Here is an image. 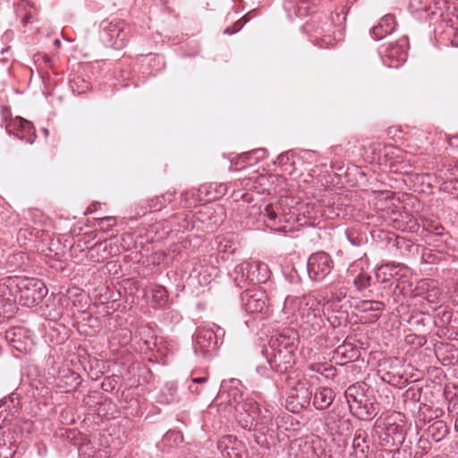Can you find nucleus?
<instances>
[{"label": "nucleus", "mask_w": 458, "mask_h": 458, "mask_svg": "<svg viewBox=\"0 0 458 458\" xmlns=\"http://www.w3.org/2000/svg\"><path fill=\"white\" fill-rule=\"evenodd\" d=\"M283 311L292 316L297 322L304 337H311L321 332L324 320L321 316V304L314 296H287Z\"/></svg>", "instance_id": "1"}, {"label": "nucleus", "mask_w": 458, "mask_h": 458, "mask_svg": "<svg viewBox=\"0 0 458 458\" xmlns=\"http://www.w3.org/2000/svg\"><path fill=\"white\" fill-rule=\"evenodd\" d=\"M401 412L392 411L380 416L375 421L372 428V439L375 445L385 451L400 447L405 439L406 424Z\"/></svg>", "instance_id": "2"}, {"label": "nucleus", "mask_w": 458, "mask_h": 458, "mask_svg": "<svg viewBox=\"0 0 458 458\" xmlns=\"http://www.w3.org/2000/svg\"><path fill=\"white\" fill-rule=\"evenodd\" d=\"M12 304L18 302L25 307L38 305L47 293L44 283L34 277L11 276Z\"/></svg>", "instance_id": "3"}, {"label": "nucleus", "mask_w": 458, "mask_h": 458, "mask_svg": "<svg viewBox=\"0 0 458 458\" xmlns=\"http://www.w3.org/2000/svg\"><path fill=\"white\" fill-rule=\"evenodd\" d=\"M230 411L233 410V415L244 429L253 428L256 414L259 413L260 405L252 398H243L242 393L237 387H232L227 394Z\"/></svg>", "instance_id": "4"}, {"label": "nucleus", "mask_w": 458, "mask_h": 458, "mask_svg": "<svg viewBox=\"0 0 458 458\" xmlns=\"http://www.w3.org/2000/svg\"><path fill=\"white\" fill-rule=\"evenodd\" d=\"M225 335V329L216 324L199 328L193 344L195 354L203 358L215 356L223 344Z\"/></svg>", "instance_id": "5"}, {"label": "nucleus", "mask_w": 458, "mask_h": 458, "mask_svg": "<svg viewBox=\"0 0 458 458\" xmlns=\"http://www.w3.org/2000/svg\"><path fill=\"white\" fill-rule=\"evenodd\" d=\"M231 276L236 286L242 288L249 284L266 283L270 276L268 266L260 261H242L238 264Z\"/></svg>", "instance_id": "6"}, {"label": "nucleus", "mask_w": 458, "mask_h": 458, "mask_svg": "<svg viewBox=\"0 0 458 458\" xmlns=\"http://www.w3.org/2000/svg\"><path fill=\"white\" fill-rule=\"evenodd\" d=\"M1 126L5 128L8 134H13L30 144L34 142L36 133L30 121L20 116L13 118L10 110L6 106L1 107Z\"/></svg>", "instance_id": "7"}, {"label": "nucleus", "mask_w": 458, "mask_h": 458, "mask_svg": "<svg viewBox=\"0 0 458 458\" xmlns=\"http://www.w3.org/2000/svg\"><path fill=\"white\" fill-rule=\"evenodd\" d=\"M303 30L308 33L310 41L320 47H330L336 43L335 27L333 21L328 19L324 22L306 23Z\"/></svg>", "instance_id": "8"}, {"label": "nucleus", "mask_w": 458, "mask_h": 458, "mask_svg": "<svg viewBox=\"0 0 458 458\" xmlns=\"http://www.w3.org/2000/svg\"><path fill=\"white\" fill-rule=\"evenodd\" d=\"M334 211L332 208H324L319 202H309L301 207L299 214H295L294 223H298L301 226H318L323 218H334Z\"/></svg>", "instance_id": "9"}, {"label": "nucleus", "mask_w": 458, "mask_h": 458, "mask_svg": "<svg viewBox=\"0 0 458 458\" xmlns=\"http://www.w3.org/2000/svg\"><path fill=\"white\" fill-rule=\"evenodd\" d=\"M261 215L264 216L266 225L276 231H291L293 228L295 213H280L279 205H267Z\"/></svg>", "instance_id": "10"}, {"label": "nucleus", "mask_w": 458, "mask_h": 458, "mask_svg": "<svg viewBox=\"0 0 458 458\" xmlns=\"http://www.w3.org/2000/svg\"><path fill=\"white\" fill-rule=\"evenodd\" d=\"M408 39L403 37L397 41L384 44L379 48L383 64L387 67L397 68L407 58Z\"/></svg>", "instance_id": "11"}, {"label": "nucleus", "mask_w": 458, "mask_h": 458, "mask_svg": "<svg viewBox=\"0 0 458 458\" xmlns=\"http://www.w3.org/2000/svg\"><path fill=\"white\" fill-rule=\"evenodd\" d=\"M311 396L312 392L308 383L299 379L290 390L285 403L286 409L293 413H299L310 405Z\"/></svg>", "instance_id": "12"}, {"label": "nucleus", "mask_w": 458, "mask_h": 458, "mask_svg": "<svg viewBox=\"0 0 458 458\" xmlns=\"http://www.w3.org/2000/svg\"><path fill=\"white\" fill-rule=\"evenodd\" d=\"M334 262L331 257L323 251L313 253L307 262V270L310 278L313 281H322L332 271Z\"/></svg>", "instance_id": "13"}, {"label": "nucleus", "mask_w": 458, "mask_h": 458, "mask_svg": "<svg viewBox=\"0 0 458 458\" xmlns=\"http://www.w3.org/2000/svg\"><path fill=\"white\" fill-rule=\"evenodd\" d=\"M242 307L247 313H260L267 306V294L261 287L246 289L241 294Z\"/></svg>", "instance_id": "14"}, {"label": "nucleus", "mask_w": 458, "mask_h": 458, "mask_svg": "<svg viewBox=\"0 0 458 458\" xmlns=\"http://www.w3.org/2000/svg\"><path fill=\"white\" fill-rule=\"evenodd\" d=\"M104 43L114 49H121L127 42V32L124 30V23L120 21L107 22L101 33Z\"/></svg>", "instance_id": "15"}, {"label": "nucleus", "mask_w": 458, "mask_h": 458, "mask_svg": "<svg viewBox=\"0 0 458 458\" xmlns=\"http://www.w3.org/2000/svg\"><path fill=\"white\" fill-rule=\"evenodd\" d=\"M350 412L352 416L361 420H370L377 415V407L367 394L353 396L346 400Z\"/></svg>", "instance_id": "16"}, {"label": "nucleus", "mask_w": 458, "mask_h": 458, "mask_svg": "<svg viewBox=\"0 0 458 458\" xmlns=\"http://www.w3.org/2000/svg\"><path fill=\"white\" fill-rule=\"evenodd\" d=\"M298 340L299 335L297 331L293 328H284L281 332L271 336L268 347H266L265 349L276 352H278V350H284L295 352Z\"/></svg>", "instance_id": "17"}, {"label": "nucleus", "mask_w": 458, "mask_h": 458, "mask_svg": "<svg viewBox=\"0 0 458 458\" xmlns=\"http://www.w3.org/2000/svg\"><path fill=\"white\" fill-rule=\"evenodd\" d=\"M262 352L265 357L270 358L274 363L273 366H275L276 373L282 374L288 372L293 369L295 363V352H291V351L278 350V352H276L264 349Z\"/></svg>", "instance_id": "18"}, {"label": "nucleus", "mask_w": 458, "mask_h": 458, "mask_svg": "<svg viewBox=\"0 0 458 458\" xmlns=\"http://www.w3.org/2000/svg\"><path fill=\"white\" fill-rule=\"evenodd\" d=\"M217 448L226 458H242L245 451L242 442L232 435L224 436L218 441Z\"/></svg>", "instance_id": "19"}, {"label": "nucleus", "mask_w": 458, "mask_h": 458, "mask_svg": "<svg viewBox=\"0 0 458 458\" xmlns=\"http://www.w3.org/2000/svg\"><path fill=\"white\" fill-rule=\"evenodd\" d=\"M21 408L20 394L16 392L0 400V428Z\"/></svg>", "instance_id": "20"}, {"label": "nucleus", "mask_w": 458, "mask_h": 458, "mask_svg": "<svg viewBox=\"0 0 458 458\" xmlns=\"http://www.w3.org/2000/svg\"><path fill=\"white\" fill-rule=\"evenodd\" d=\"M276 424L274 421V414L268 407L260 408L259 413L256 414L253 428L258 430L264 436L272 435L275 432Z\"/></svg>", "instance_id": "21"}, {"label": "nucleus", "mask_w": 458, "mask_h": 458, "mask_svg": "<svg viewBox=\"0 0 458 458\" xmlns=\"http://www.w3.org/2000/svg\"><path fill=\"white\" fill-rule=\"evenodd\" d=\"M284 8L288 12L289 16L306 17L317 11L314 0H286Z\"/></svg>", "instance_id": "22"}, {"label": "nucleus", "mask_w": 458, "mask_h": 458, "mask_svg": "<svg viewBox=\"0 0 458 458\" xmlns=\"http://www.w3.org/2000/svg\"><path fill=\"white\" fill-rule=\"evenodd\" d=\"M139 344V349L142 352L152 351L156 346V337L153 330L148 326H140L137 328L133 338Z\"/></svg>", "instance_id": "23"}, {"label": "nucleus", "mask_w": 458, "mask_h": 458, "mask_svg": "<svg viewBox=\"0 0 458 458\" xmlns=\"http://www.w3.org/2000/svg\"><path fill=\"white\" fill-rule=\"evenodd\" d=\"M396 26L397 23L394 15L386 14L371 29V36L375 40H380L386 35L391 34Z\"/></svg>", "instance_id": "24"}, {"label": "nucleus", "mask_w": 458, "mask_h": 458, "mask_svg": "<svg viewBox=\"0 0 458 458\" xmlns=\"http://www.w3.org/2000/svg\"><path fill=\"white\" fill-rule=\"evenodd\" d=\"M408 267L405 265H403V269L397 267L396 270L393 271L390 284L393 285L395 284L394 289V295L398 296L400 294H407L408 287L412 286V284L406 279Z\"/></svg>", "instance_id": "25"}, {"label": "nucleus", "mask_w": 458, "mask_h": 458, "mask_svg": "<svg viewBox=\"0 0 458 458\" xmlns=\"http://www.w3.org/2000/svg\"><path fill=\"white\" fill-rule=\"evenodd\" d=\"M408 267L405 265H403V269L397 267L396 270L393 271L390 284L393 285L395 284L394 289V295L398 296L400 294H407L408 287L412 286V284L406 279Z\"/></svg>", "instance_id": "26"}, {"label": "nucleus", "mask_w": 458, "mask_h": 458, "mask_svg": "<svg viewBox=\"0 0 458 458\" xmlns=\"http://www.w3.org/2000/svg\"><path fill=\"white\" fill-rule=\"evenodd\" d=\"M26 331L22 327H13L5 332V339L12 346L19 352L27 351Z\"/></svg>", "instance_id": "27"}, {"label": "nucleus", "mask_w": 458, "mask_h": 458, "mask_svg": "<svg viewBox=\"0 0 458 458\" xmlns=\"http://www.w3.org/2000/svg\"><path fill=\"white\" fill-rule=\"evenodd\" d=\"M333 309L329 310H325V303L321 308V312L327 317V321L331 324L333 327H337L345 324L348 318V314L346 311L343 310V305L334 304Z\"/></svg>", "instance_id": "28"}, {"label": "nucleus", "mask_w": 458, "mask_h": 458, "mask_svg": "<svg viewBox=\"0 0 458 458\" xmlns=\"http://www.w3.org/2000/svg\"><path fill=\"white\" fill-rule=\"evenodd\" d=\"M393 224L395 229L407 232H416L420 226L418 220L407 212L399 213L398 216L394 218Z\"/></svg>", "instance_id": "29"}, {"label": "nucleus", "mask_w": 458, "mask_h": 458, "mask_svg": "<svg viewBox=\"0 0 458 458\" xmlns=\"http://www.w3.org/2000/svg\"><path fill=\"white\" fill-rule=\"evenodd\" d=\"M335 399V393L329 387H319L313 395V406L317 410H324L331 405Z\"/></svg>", "instance_id": "30"}, {"label": "nucleus", "mask_w": 458, "mask_h": 458, "mask_svg": "<svg viewBox=\"0 0 458 458\" xmlns=\"http://www.w3.org/2000/svg\"><path fill=\"white\" fill-rule=\"evenodd\" d=\"M216 243L219 253L233 254L236 250L237 242L233 233L218 235Z\"/></svg>", "instance_id": "31"}, {"label": "nucleus", "mask_w": 458, "mask_h": 458, "mask_svg": "<svg viewBox=\"0 0 458 458\" xmlns=\"http://www.w3.org/2000/svg\"><path fill=\"white\" fill-rule=\"evenodd\" d=\"M354 307L360 312H377L373 315V318L377 320L380 318V314L385 310L386 306L385 303L380 301L360 300L355 301Z\"/></svg>", "instance_id": "32"}, {"label": "nucleus", "mask_w": 458, "mask_h": 458, "mask_svg": "<svg viewBox=\"0 0 458 458\" xmlns=\"http://www.w3.org/2000/svg\"><path fill=\"white\" fill-rule=\"evenodd\" d=\"M81 458H108L109 452L107 449L97 447L93 443H83L79 448Z\"/></svg>", "instance_id": "33"}, {"label": "nucleus", "mask_w": 458, "mask_h": 458, "mask_svg": "<svg viewBox=\"0 0 458 458\" xmlns=\"http://www.w3.org/2000/svg\"><path fill=\"white\" fill-rule=\"evenodd\" d=\"M397 267L403 269V264L390 262L385 265H381L377 267L376 272V278L379 283H390L393 271L396 270Z\"/></svg>", "instance_id": "34"}, {"label": "nucleus", "mask_w": 458, "mask_h": 458, "mask_svg": "<svg viewBox=\"0 0 458 458\" xmlns=\"http://www.w3.org/2000/svg\"><path fill=\"white\" fill-rule=\"evenodd\" d=\"M325 426L331 433H341V428L345 422L335 410L329 411L324 417Z\"/></svg>", "instance_id": "35"}, {"label": "nucleus", "mask_w": 458, "mask_h": 458, "mask_svg": "<svg viewBox=\"0 0 458 458\" xmlns=\"http://www.w3.org/2000/svg\"><path fill=\"white\" fill-rule=\"evenodd\" d=\"M79 378L80 377L77 373L68 369L64 371L62 377L59 378L58 387L64 392H71L80 384Z\"/></svg>", "instance_id": "36"}, {"label": "nucleus", "mask_w": 458, "mask_h": 458, "mask_svg": "<svg viewBox=\"0 0 458 458\" xmlns=\"http://www.w3.org/2000/svg\"><path fill=\"white\" fill-rule=\"evenodd\" d=\"M428 434L435 442H439L448 434V428L445 421L436 420L428 426Z\"/></svg>", "instance_id": "37"}, {"label": "nucleus", "mask_w": 458, "mask_h": 458, "mask_svg": "<svg viewBox=\"0 0 458 458\" xmlns=\"http://www.w3.org/2000/svg\"><path fill=\"white\" fill-rule=\"evenodd\" d=\"M168 301V293L162 285H155L152 289V302L156 309L164 307Z\"/></svg>", "instance_id": "38"}, {"label": "nucleus", "mask_w": 458, "mask_h": 458, "mask_svg": "<svg viewBox=\"0 0 458 458\" xmlns=\"http://www.w3.org/2000/svg\"><path fill=\"white\" fill-rule=\"evenodd\" d=\"M437 283L430 279L420 280L415 288L408 287V293L413 294V296H419L428 293L431 289L436 288Z\"/></svg>", "instance_id": "39"}, {"label": "nucleus", "mask_w": 458, "mask_h": 458, "mask_svg": "<svg viewBox=\"0 0 458 458\" xmlns=\"http://www.w3.org/2000/svg\"><path fill=\"white\" fill-rule=\"evenodd\" d=\"M174 198V191H168L165 193L150 199L149 208L154 211L161 210L168 203L172 202Z\"/></svg>", "instance_id": "40"}, {"label": "nucleus", "mask_w": 458, "mask_h": 458, "mask_svg": "<svg viewBox=\"0 0 458 458\" xmlns=\"http://www.w3.org/2000/svg\"><path fill=\"white\" fill-rule=\"evenodd\" d=\"M335 354L337 357L351 361L358 359L359 351L353 348L350 344H344L336 348Z\"/></svg>", "instance_id": "41"}, {"label": "nucleus", "mask_w": 458, "mask_h": 458, "mask_svg": "<svg viewBox=\"0 0 458 458\" xmlns=\"http://www.w3.org/2000/svg\"><path fill=\"white\" fill-rule=\"evenodd\" d=\"M132 334L131 332L127 328H122L117 330L114 335L112 336V339L110 340V343L114 345L116 343L119 345L126 346L132 341Z\"/></svg>", "instance_id": "42"}, {"label": "nucleus", "mask_w": 458, "mask_h": 458, "mask_svg": "<svg viewBox=\"0 0 458 458\" xmlns=\"http://www.w3.org/2000/svg\"><path fill=\"white\" fill-rule=\"evenodd\" d=\"M183 440L182 432L176 430H169L163 437L164 444L171 448L179 447Z\"/></svg>", "instance_id": "43"}, {"label": "nucleus", "mask_w": 458, "mask_h": 458, "mask_svg": "<svg viewBox=\"0 0 458 458\" xmlns=\"http://www.w3.org/2000/svg\"><path fill=\"white\" fill-rule=\"evenodd\" d=\"M100 251H106V245L105 244V242H98L90 248L89 251L90 255V259L95 262H101L108 259L110 253L100 254Z\"/></svg>", "instance_id": "44"}, {"label": "nucleus", "mask_w": 458, "mask_h": 458, "mask_svg": "<svg viewBox=\"0 0 458 458\" xmlns=\"http://www.w3.org/2000/svg\"><path fill=\"white\" fill-rule=\"evenodd\" d=\"M420 221L423 230L436 235H442L444 227L438 221L429 218H421Z\"/></svg>", "instance_id": "45"}, {"label": "nucleus", "mask_w": 458, "mask_h": 458, "mask_svg": "<svg viewBox=\"0 0 458 458\" xmlns=\"http://www.w3.org/2000/svg\"><path fill=\"white\" fill-rule=\"evenodd\" d=\"M269 357H266V362L264 364L258 365L256 372L262 377L272 378L274 374L276 372L275 366Z\"/></svg>", "instance_id": "46"}, {"label": "nucleus", "mask_w": 458, "mask_h": 458, "mask_svg": "<svg viewBox=\"0 0 458 458\" xmlns=\"http://www.w3.org/2000/svg\"><path fill=\"white\" fill-rule=\"evenodd\" d=\"M72 90L76 94H82L89 89V83L80 76H74L70 79Z\"/></svg>", "instance_id": "47"}, {"label": "nucleus", "mask_w": 458, "mask_h": 458, "mask_svg": "<svg viewBox=\"0 0 458 458\" xmlns=\"http://www.w3.org/2000/svg\"><path fill=\"white\" fill-rule=\"evenodd\" d=\"M452 317L453 313L449 309H439L435 317L434 322L437 327H444L451 322Z\"/></svg>", "instance_id": "48"}, {"label": "nucleus", "mask_w": 458, "mask_h": 458, "mask_svg": "<svg viewBox=\"0 0 458 458\" xmlns=\"http://www.w3.org/2000/svg\"><path fill=\"white\" fill-rule=\"evenodd\" d=\"M367 386L364 383H355L350 386L344 392V396L347 399L352 398L354 395L356 396H363L366 394Z\"/></svg>", "instance_id": "49"}, {"label": "nucleus", "mask_w": 458, "mask_h": 458, "mask_svg": "<svg viewBox=\"0 0 458 458\" xmlns=\"http://www.w3.org/2000/svg\"><path fill=\"white\" fill-rule=\"evenodd\" d=\"M345 296L346 293L342 289L331 293V295L325 301V310H329L333 309V305L341 303Z\"/></svg>", "instance_id": "50"}, {"label": "nucleus", "mask_w": 458, "mask_h": 458, "mask_svg": "<svg viewBox=\"0 0 458 458\" xmlns=\"http://www.w3.org/2000/svg\"><path fill=\"white\" fill-rule=\"evenodd\" d=\"M367 433L362 429L356 430L354 434V437L352 439V448H363L369 449V445L367 443Z\"/></svg>", "instance_id": "51"}, {"label": "nucleus", "mask_w": 458, "mask_h": 458, "mask_svg": "<svg viewBox=\"0 0 458 458\" xmlns=\"http://www.w3.org/2000/svg\"><path fill=\"white\" fill-rule=\"evenodd\" d=\"M14 452L12 443L7 442L0 434V458H12Z\"/></svg>", "instance_id": "52"}, {"label": "nucleus", "mask_w": 458, "mask_h": 458, "mask_svg": "<svg viewBox=\"0 0 458 458\" xmlns=\"http://www.w3.org/2000/svg\"><path fill=\"white\" fill-rule=\"evenodd\" d=\"M371 277L366 272H360L353 280V284L359 291L369 286Z\"/></svg>", "instance_id": "53"}, {"label": "nucleus", "mask_w": 458, "mask_h": 458, "mask_svg": "<svg viewBox=\"0 0 458 458\" xmlns=\"http://www.w3.org/2000/svg\"><path fill=\"white\" fill-rule=\"evenodd\" d=\"M422 389L420 387L412 386H410L405 393L403 397L405 400H410L413 403L419 402L421 396Z\"/></svg>", "instance_id": "54"}, {"label": "nucleus", "mask_w": 458, "mask_h": 458, "mask_svg": "<svg viewBox=\"0 0 458 458\" xmlns=\"http://www.w3.org/2000/svg\"><path fill=\"white\" fill-rule=\"evenodd\" d=\"M408 7L411 13L428 12L427 0H409Z\"/></svg>", "instance_id": "55"}, {"label": "nucleus", "mask_w": 458, "mask_h": 458, "mask_svg": "<svg viewBox=\"0 0 458 458\" xmlns=\"http://www.w3.org/2000/svg\"><path fill=\"white\" fill-rule=\"evenodd\" d=\"M266 155L267 150L265 148H256L243 153V157L255 156V162L264 159L266 157Z\"/></svg>", "instance_id": "56"}, {"label": "nucleus", "mask_w": 458, "mask_h": 458, "mask_svg": "<svg viewBox=\"0 0 458 458\" xmlns=\"http://www.w3.org/2000/svg\"><path fill=\"white\" fill-rule=\"evenodd\" d=\"M299 446L301 447V451L306 454L305 456H303V458H314L315 453L310 444H309L308 442H303V445L300 444Z\"/></svg>", "instance_id": "57"}, {"label": "nucleus", "mask_w": 458, "mask_h": 458, "mask_svg": "<svg viewBox=\"0 0 458 458\" xmlns=\"http://www.w3.org/2000/svg\"><path fill=\"white\" fill-rule=\"evenodd\" d=\"M336 375V369L332 365L325 363L322 376L326 378H334Z\"/></svg>", "instance_id": "58"}, {"label": "nucleus", "mask_w": 458, "mask_h": 458, "mask_svg": "<svg viewBox=\"0 0 458 458\" xmlns=\"http://www.w3.org/2000/svg\"><path fill=\"white\" fill-rule=\"evenodd\" d=\"M11 218L9 212L6 211L4 207L0 205V229L5 226L8 220Z\"/></svg>", "instance_id": "59"}, {"label": "nucleus", "mask_w": 458, "mask_h": 458, "mask_svg": "<svg viewBox=\"0 0 458 458\" xmlns=\"http://www.w3.org/2000/svg\"><path fill=\"white\" fill-rule=\"evenodd\" d=\"M188 389L191 394H202L206 392V386H201L197 384H190L188 383Z\"/></svg>", "instance_id": "60"}, {"label": "nucleus", "mask_w": 458, "mask_h": 458, "mask_svg": "<svg viewBox=\"0 0 458 458\" xmlns=\"http://www.w3.org/2000/svg\"><path fill=\"white\" fill-rule=\"evenodd\" d=\"M437 294H438V290L436 288H433V292L431 289L428 293H426L425 299L428 301V302L435 303V302H437Z\"/></svg>", "instance_id": "61"}, {"label": "nucleus", "mask_w": 458, "mask_h": 458, "mask_svg": "<svg viewBox=\"0 0 458 458\" xmlns=\"http://www.w3.org/2000/svg\"><path fill=\"white\" fill-rule=\"evenodd\" d=\"M353 453L351 455H353L354 458H367L369 454V449L363 450V448H352Z\"/></svg>", "instance_id": "62"}, {"label": "nucleus", "mask_w": 458, "mask_h": 458, "mask_svg": "<svg viewBox=\"0 0 458 458\" xmlns=\"http://www.w3.org/2000/svg\"><path fill=\"white\" fill-rule=\"evenodd\" d=\"M325 363H312L308 366V369L310 371H314L316 373H318L322 376L323 369H324Z\"/></svg>", "instance_id": "63"}, {"label": "nucleus", "mask_w": 458, "mask_h": 458, "mask_svg": "<svg viewBox=\"0 0 458 458\" xmlns=\"http://www.w3.org/2000/svg\"><path fill=\"white\" fill-rule=\"evenodd\" d=\"M417 446L419 448H421L424 452H428L429 449H430V444L429 442L425 439V438H422L420 437L417 443Z\"/></svg>", "instance_id": "64"}]
</instances>
